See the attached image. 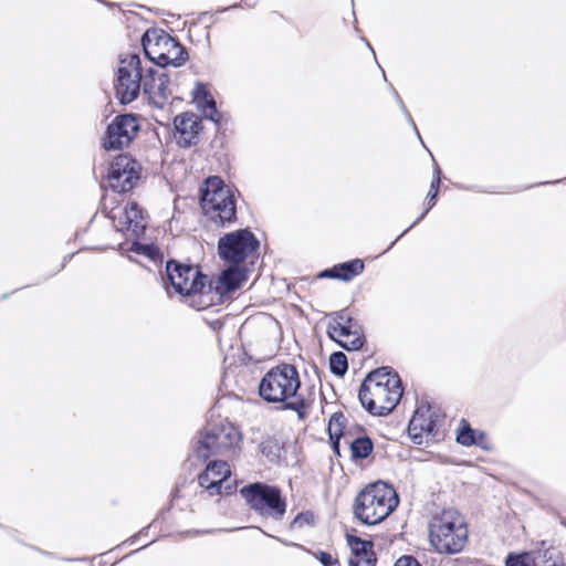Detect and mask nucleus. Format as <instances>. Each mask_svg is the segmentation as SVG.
Instances as JSON below:
<instances>
[{"instance_id": "40", "label": "nucleus", "mask_w": 566, "mask_h": 566, "mask_svg": "<svg viewBox=\"0 0 566 566\" xmlns=\"http://www.w3.org/2000/svg\"><path fill=\"white\" fill-rule=\"evenodd\" d=\"M415 132H416V134H417L418 138L420 139V143H423V139H421L420 134H419V132H418V128H417V127H416Z\"/></svg>"}, {"instance_id": "21", "label": "nucleus", "mask_w": 566, "mask_h": 566, "mask_svg": "<svg viewBox=\"0 0 566 566\" xmlns=\"http://www.w3.org/2000/svg\"><path fill=\"white\" fill-rule=\"evenodd\" d=\"M248 279L247 269L230 264L219 276L217 290L221 293H231L240 289Z\"/></svg>"}, {"instance_id": "24", "label": "nucleus", "mask_w": 566, "mask_h": 566, "mask_svg": "<svg viewBox=\"0 0 566 566\" xmlns=\"http://www.w3.org/2000/svg\"><path fill=\"white\" fill-rule=\"evenodd\" d=\"M441 182V170L438 166H436L433 170V176L430 185V189L427 196V208L426 210L416 219V221L411 224V227H415L418 222H420L426 214L429 212V210L436 205V200L439 192V187Z\"/></svg>"}, {"instance_id": "32", "label": "nucleus", "mask_w": 566, "mask_h": 566, "mask_svg": "<svg viewBox=\"0 0 566 566\" xmlns=\"http://www.w3.org/2000/svg\"><path fill=\"white\" fill-rule=\"evenodd\" d=\"M530 556L527 553L515 555L510 554L506 557L505 566H530Z\"/></svg>"}, {"instance_id": "19", "label": "nucleus", "mask_w": 566, "mask_h": 566, "mask_svg": "<svg viewBox=\"0 0 566 566\" xmlns=\"http://www.w3.org/2000/svg\"><path fill=\"white\" fill-rule=\"evenodd\" d=\"M347 541L352 549L350 566H375L377 559L371 542L350 535L347 536Z\"/></svg>"}, {"instance_id": "39", "label": "nucleus", "mask_w": 566, "mask_h": 566, "mask_svg": "<svg viewBox=\"0 0 566 566\" xmlns=\"http://www.w3.org/2000/svg\"><path fill=\"white\" fill-rule=\"evenodd\" d=\"M240 7H241V4L235 3V4H232V6L228 7V8H223V9H221V10H219V11H220V12H223V11H226V10H228V9H237V8H240Z\"/></svg>"}, {"instance_id": "20", "label": "nucleus", "mask_w": 566, "mask_h": 566, "mask_svg": "<svg viewBox=\"0 0 566 566\" xmlns=\"http://www.w3.org/2000/svg\"><path fill=\"white\" fill-rule=\"evenodd\" d=\"M365 264L360 259H354L347 262L338 263L331 269L324 270L319 276L321 277H331L340 280L344 282H349L355 276H358L364 272Z\"/></svg>"}, {"instance_id": "11", "label": "nucleus", "mask_w": 566, "mask_h": 566, "mask_svg": "<svg viewBox=\"0 0 566 566\" xmlns=\"http://www.w3.org/2000/svg\"><path fill=\"white\" fill-rule=\"evenodd\" d=\"M166 274L175 291L185 295L201 293L207 282V276L197 266L174 260L167 262Z\"/></svg>"}, {"instance_id": "15", "label": "nucleus", "mask_w": 566, "mask_h": 566, "mask_svg": "<svg viewBox=\"0 0 566 566\" xmlns=\"http://www.w3.org/2000/svg\"><path fill=\"white\" fill-rule=\"evenodd\" d=\"M231 474L230 467L226 461H210L206 470L198 476L199 485L209 493V495L230 494L233 485L228 483Z\"/></svg>"}, {"instance_id": "12", "label": "nucleus", "mask_w": 566, "mask_h": 566, "mask_svg": "<svg viewBox=\"0 0 566 566\" xmlns=\"http://www.w3.org/2000/svg\"><path fill=\"white\" fill-rule=\"evenodd\" d=\"M139 130L137 117L133 114H122L108 124L103 138L106 150H122L127 147Z\"/></svg>"}, {"instance_id": "9", "label": "nucleus", "mask_w": 566, "mask_h": 566, "mask_svg": "<svg viewBox=\"0 0 566 566\" xmlns=\"http://www.w3.org/2000/svg\"><path fill=\"white\" fill-rule=\"evenodd\" d=\"M239 437L238 430L230 423H209L200 434L196 454L203 461L212 455L224 454L237 444Z\"/></svg>"}, {"instance_id": "28", "label": "nucleus", "mask_w": 566, "mask_h": 566, "mask_svg": "<svg viewBox=\"0 0 566 566\" xmlns=\"http://www.w3.org/2000/svg\"><path fill=\"white\" fill-rule=\"evenodd\" d=\"M193 101L199 108L214 102L210 92L203 83H197L193 87Z\"/></svg>"}, {"instance_id": "6", "label": "nucleus", "mask_w": 566, "mask_h": 566, "mask_svg": "<svg viewBox=\"0 0 566 566\" xmlns=\"http://www.w3.org/2000/svg\"><path fill=\"white\" fill-rule=\"evenodd\" d=\"M142 45L148 60L163 69L168 65L181 66L188 60L186 48L164 30H147Z\"/></svg>"}, {"instance_id": "4", "label": "nucleus", "mask_w": 566, "mask_h": 566, "mask_svg": "<svg viewBox=\"0 0 566 566\" xmlns=\"http://www.w3.org/2000/svg\"><path fill=\"white\" fill-rule=\"evenodd\" d=\"M430 543L440 554H457L468 541L464 517L454 509L443 510L429 523Z\"/></svg>"}, {"instance_id": "29", "label": "nucleus", "mask_w": 566, "mask_h": 566, "mask_svg": "<svg viewBox=\"0 0 566 566\" xmlns=\"http://www.w3.org/2000/svg\"><path fill=\"white\" fill-rule=\"evenodd\" d=\"M346 426V417L343 412H335L332 415L328 422V434L329 437L343 436V431Z\"/></svg>"}, {"instance_id": "13", "label": "nucleus", "mask_w": 566, "mask_h": 566, "mask_svg": "<svg viewBox=\"0 0 566 566\" xmlns=\"http://www.w3.org/2000/svg\"><path fill=\"white\" fill-rule=\"evenodd\" d=\"M139 164L127 154L114 158L108 169L109 187L119 193L130 191L139 179Z\"/></svg>"}, {"instance_id": "8", "label": "nucleus", "mask_w": 566, "mask_h": 566, "mask_svg": "<svg viewBox=\"0 0 566 566\" xmlns=\"http://www.w3.org/2000/svg\"><path fill=\"white\" fill-rule=\"evenodd\" d=\"M145 67L137 53L120 55L119 67L115 80V92L122 104L135 101L143 87Z\"/></svg>"}, {"instance_id": "36", "label": "nucleus", "mask_w": 566, "mask_h": 566, "mask_svg": "<svg viewBox=\"0 0 566 566\" xmlns=\"http://www.w3.org/2000/svg\"><path fill=\"white\" fill-rule=\"evenodd\" d=\"M318 559L324 566H332L336 563V559L329 553L319 552Z\"/></svg>"}, {"instance_id": "41", "label": "nucleus", "mask_w": 566, "mask_h": 566, "mask_svg": "<svg viewBox=\"0 0 566 566\" xmlns=\"http://www.w3.org/2000/svg\"><path fill=\"white\" fill-rule=\"evenodd\" d=\"M548 566H565V565H563V564L558 565V564H556V563H553V564H551V565H548Z\"/></svg>"}, {"instance_id": "26", "label": "nucleus", "mask_w": 566, "mask_h": 566, "mask_svg": "<svg viewBox=\"0 0 566 566\" xmlns=\"http://www.w3.org/2000/svg\"><path fill=\"white\" fill-rule=\"evenodd\" d=\"M259 450L269 462L274 463L280 459L282 446L277 439L268 437L260 443Z\"/></svg>"}, {"instance_id": "16", "label": "nucleus", "mask_w": 566, "mask_h": 566, "mask_svg": "<svg viewBox=\"0 0 566 566\" xmlns=\"http://www.w3.org/2000/svg\"><path fill=\"white\" fill-rule=\"evenodd\" d=\"M143 91L156 106L163 108L172 95L168 74L153 66L145 69Z\"/></svg>"}, {"instance_id": "10", "label": "nucleus", "mask_w": 566, "mask_h": 566, "mask_svg": "<svg viewBox=\"0 0 566 566\" xmlns=\"http://www.w3.org/2000/svg\"><path fill=\"white\" fill-rule=\"evenodd\" d=\"M259 248V241L249 229L224 234L218 241V254L223 261L239 265Z\"/></svg>"}, {"instance_id": "43", "label": "nucleus", "mask_w": 566, "mask_h": 566, "mask_svg": "<svg viewBox=\"0 0 566 566\" xmlns=\"http://www.w3.org/2000/svg\"><path fill=\"white\" fill-rule=\"evenodd\" d=\"M8 296H9V294L6 293L2 295V298H8Z\"/></svg>"}, {"instance_id": "17", "label": "nucleus", "mask_w": 566, "mask_h": 566, "mask_svg": "<svg viewBox=\"0 0 566 566\" xmlns=\"http://www.w3.org/2000/svg\"><path fill=\"white\" fill-rule=\"evenodd\" d=\"M329 335L348 352L359 350L363 347L364 337L359 326L344 312L337 314L335 324L331 325Z\"/></svg>"}, {"instance_id": "38", "label": "nucleus", "mask_w": 566, "mask_h": 566, "mask_svg": "<svg viewBox=\"0 0 566 566\" xmlns=\"http://www.w3.org/2000/svg\"><path fill=\"white\" fill-rule=\"evenodd\" d=\"M412 227L410 226L408 229H406L389 247L387 250H384V253H387L389 249L394 247V244L403 235L406 234Z\"/></svg>"}, {"instance_id": "30", "label": "nucleus", "mask_w": 566, "mask_h": 566, "mask_svg": "<svg viewBox=\"0 0 566 566\" xmlns=\"http://www.w3.org/2000/svg\"><path fill=\"white\" fill-rule=\"evenodd\" d=\"M329 368L334 375L343 377L348 370L347 356H329Z\"/></svg>"}, {"instance_id": "5", "label": "nucleus", "mask_w": 566, "mask_h": 566, "mask_svg": "<svg viewBox=\"0 0 566 566\" xmlns=\"http://www.w3.org/2000/svg\"><path fill=\"white\" fill-rule=\"evenodd\" d=\"M200 192L201 209L211 222L218 227H224L235 221L237 200L234 192L219 177H208Z\"/></svg>"}, {"instance_id": "37", "label": "nucleus", "mask_w": 566, "mask_h": 566, "mask_svg": "<svg viewBox=\"0 0 566 566\" xmlns=\"http://www.w3.org/2000/svg\"><path fill=\"white\" fill-rule=\"evenodd\" d=\"M343 436H338V437H329L331 439V444H332V448L334 450V452L336 454H339V440Z\"/></svg>"}, {"instance_id": "25", "label": "nucleus", "mask_w": 566, "mask_h": 566, "mask_svg": "<svg viewBox=\"0 0 566 566\" xmlns=\"http://www.w3.org/2000/svg\"><path fill=\"white\" fill-rule=\"evenodd\" d=\"M352 457L355 460L366 459L374 449L373 441L368 437H359L349 442Z\"/></svg>"}, {"instance_id": "18", "label": "nucleus", "mask_w": 566, "mask_h": 566, "mask_svg": "<svg viewBox=\"0 0 566 566\" xmlns=\"http://www.w3.org/2000/svg\"><path fill=\"white\" fill-rule=\"evenodd\" d=\"M174 126V137L180 147L187 148L199 143L202 125L198 115L190 112L181 113L175 117Z\"/></svg>"}, {"instance_id": "22", "label": "nucleus", "mask_w": 566, "mask_h": 566, "mask_svg": "<svg viewBox=\"0 0 566 566\" xmlns=\"http://www.w3.org/2000/svg\"><path fill=\"white\" fill-rule=\"evenodd\" d=\"M457 442L464 447L478 446L488 449L486 434L471 428L470 423L462 419L459 424Z\"/></svg>"}, {"instance_id": "31", "label": "nucleus", "mask_w": 566, "mask_h": 566, "mask_svg": "<svg viewBox=\"0 0 566 566\" xmlns=\"http://www.w3.org/2000/svg\"><path fill=\"white\" fill-rule=\"evenodd\" d=\"M314 523V514L310 511L300 513L291 523V527H302L304 525H312Z\"/></svg>"}, {"instance_id": "7", "label": "nucleus", "mask_w": 566, "mask_h": 566, "mask_svg": "<svg viewBox=\"0 0 566 566\" xmlns=\"http://www.w3.org/2000/svg\"><path fill=\"white\" fill-rule=\"evenodd\" d=\"M240 493L249 506L262 516L280 521L286 512V502L276 486L255 482L243 486Z\"/></svg>"}, {"instance_id": "44", "label": "nucleus", "mask_w": 566, "mask_h": 566, "mask_svg": "<svg viewBox=\"0 0 566 566\" xmlns=\"http://www.w3.org/2000/svg\"><path fill=\"white\" fill-rule=\"evenodd\" d=\"M333 354L340 355V354H343V353H342V352H334Z\"/></svg>"}, {"instance_id": "35", "label": "nucleus", "mask_w": 566, "mask_h": 566, "mask_svg": "<svg viewBox=\"0 0 566 566\" xmlns=\"http://www.w3.org/2000/svg\"><path fill=\"white\" fill-rule=\"evenodd\" d=\"M395 566H421L420 563L412 556L405 555L398 558Z\"/></svg>"}, {"instance_id": "3", "label": "nucleus", "mask_w": 566, "mask_h": 566, "mask_svg": "<svg viewBox=\"0 0 566 566\" xmlns=\"http://www.w3.org/2000/svg\"><path fill=\"white\" fill-rule=\"evenodd\" d=\"M395 489L382 481L368 484L356 496L353 512L366 525H376L386 520L398 506Z\"/></svg>"}, {"instance_id": "27", "label": "nucleus", "mask_w": 566, "mask_h": 566, "mask_svg": "<svg viewBox=\"0 0 566 566\" xmlns=\"http://www.w3.org/2000/svg\"><path fill=\"white\" fill-rule=\"evenodd\" d=\"M129 251L144 255L154 262L160 261L163 258L159 248L154 243H140L138 241H134L129 248Z\"/></svg>"}, {"instance_id": "14", "label": "nucleus", "mask_w": 566, "mask_h": 566, "mask_svg": "<svg viewBox=\"0 0 566 566\" xmlns=\"http://www.w3.org/2000/svg\"><path fill=\"white\" fill-rule=\"evenodd\" d=\"M439 411L430 405H420L408 424V434L413 443L422 444L423 439L436 438Z\"/></svg>"}, {"instance_id": "2", "label": "nucleus", "mask_w": 566, "mask_h": 566, "mask_svg": "<svg viewBox=\"0 0 566 566\" xmlns=\"http://www.w3.org/2000/svg\"><path fill=\"white\" fill-rule=\"evenodd\" d=\"M301 386L298 373L293 365L283 364L271 368L259 384L260 397L271 403H282L283 409L297 413L300 419L307 417L308 403L298 395Z\"/></svg>"}, {"instance_id": "34", "label": "nucleus", "mask_w": 566, "mask_h": 566, "mask_svg": "<svg viewBox=\"0 0 566 566\" xmlns=\"http://www.w3.org/2000/svg\"><path fill=\"white\" fill-rule=\"evenodd\" d=\"M392 92H394V95H395V98H396V102L398 103L400 109L402 111V113L405 114L407 120L412 125L413 129H416V124L410 115V113L408 112V109L406 108L401 97L399 96V94L397 93V91L395 88H392Z\"/></svg>"}, {"instance_id": "1", "label": "nucleus", "mask_w": 566, "mask_h": 566, "mask_svg": "<svg viewBox=\"0 0 566 566\" xmlns=\"http://www.w3.org/2000/svg\"><path fill=\"white\" fill-rule=\"evenodd\" d=\"M403 394L401 380L391 367H380L364 379L358 398L361 406L373 416L389 415Z\"/></svg>"}, {"instance_id": "42", "label": "nucleus", "mask_w": 566, "mask_h": 566, "mask_svg": "<svg viewBox=\"0 0 566 566\" xmlns=\"http://www.w3.org/2000/svg\"><path fill=\"white\" fill-rule=\"evenodd\" d=\"M366 43H367V46H368L371 51H374V50H373V48H371V45H370V43H368V42H366ZM373 53L375 54V52H373Z\"/></svg>"}, {"instance_id": "33", "label": "nucleus", "mask_w": 566, "mask_h": 566, "mask_svg": "<svg viewBox=\"0 0 566 566\" xmlns=\"http://www.w3.org/2000/svg\"><path fill=\"white\" fill-rule=\"evenodd\" d=\"M202 112V116L207 119L212 120L213 123L218 124L220 122V113L217 109L216 102H212L203 107L200 108Z\"/></svg>"}, {"instance_id": "23", "label": "nucleus", "mask_w": 566, "mask_h": 566, "mask_svg": "<svg viewBox=\"0 0 566 566\" xmlns=\"http://www.w3.org/2000/svg\"><path fill=\"white\" fill-rule=\"evenodd\" d=\"M123 214L125 219L124 223L127 226V230L132 231L136 238H139L146 229V221L143 216V210L136 202H130L125 207Z\"/></svg>"}]
</instances>
